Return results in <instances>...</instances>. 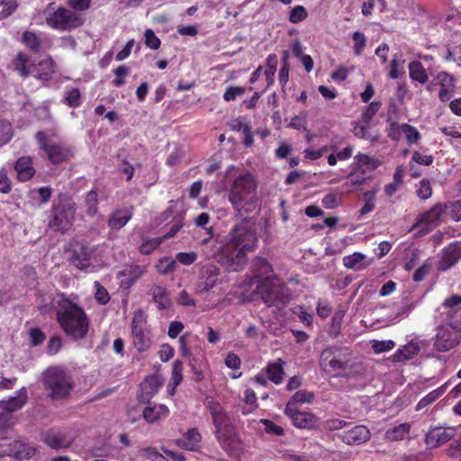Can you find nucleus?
I'll return each mask as SVG.
<instances>
[{"label": "nucleus", "instance_id": "56", "mask_svg": "<svg viewBox=\"0 0 461 461\" xmlns=\"http://www.w3.org/2000/svg\"><path fill=\"white\" fill-rule=\"evenodd\" d=\"M13 137V128L7 121L0 120V145L6 144Z\"/></svg>", "mask_w": 461, "mask_h": 461}, {"label": "nucleus", "instance_id": "5", "mask_svg": "<svg viewBox=\"0 0 461 461\" xmlns=\"http://www.w3.org/2000/svg\"><path fill=\"white\" fill-rule=\"evenodd\" d=\"M285 284L277 276H267L258 281L255 292L268 307L282 308L289 303Z\"/></svg>", "mask_w": 461, "mask_h": 461}, {"label": "nucleus", "instance_id": "36", "mask_svg": "<svg viewBox=\"0 0 461 461\" xmlns=\"http://www.w3.org/2000/svg\"><path fill=\"white\" fill-rule=\"evenodd\" d=\"M84 207L89 217H95L98 213V192L95 187L86 194Z\"/></svg>", "mask_w": 461, "mask_h": 461}, {"label": "nucleus", "instance_id": "44", "mask_svg": "<svg viewBox=\"0 0 461 461\" xmlns=\"http://www.w3.org/2000/svg\"><path fill=\"white\" fill-rule=\"evenodd\" d=\"M378 189H373L366 191L363 194L364 205L359 211L360 216H364L371 212L375 208V194Z\"/></svg>", "mask_w": 461, "mask_h": 461}, {"label": "nucleus", "instance_id": "40", "mask_svg": "<svg viewBox=\"0 0 461 461\" xmlns=\"http://www.w3.org/2000/svg\"><path fill=\"white\" fill-rule=\"evenodd\" d=\"M447 389V384H443L437 389L429 392L424 397H422L416 405V410L420 411L423 408L430 405L434 402H436L445 392Z\"/></svg>", "mask_w": 461, "mask_h": 461}, {"label": "nucleus", "instance_id": "20", "mask_svg": "<svg viewBox=\"0 0 461 461\" xmlns=\"http://www.w3.org/2000/svg\"><path fill=\"white\" fill-rule=\"evenodd\" d=\"M220 270L216 265L210 263L204 265L200 273L199 288L201 291H209L217 282Z\"/></svg>", "mask_w": 461, "mask_h": 461}, {"label": "nucleus", "instance_id": "1", "mask_svg": "<svg viewBox=\"0 0 461 461\" xmlns=\"http://www.w3.org/2000/svg\"><path fill=\"white\" fill-rule=\"evenodd\" d=\"M258 239L255 229L246 219L234 224L214 258L228 271L242 270L248 263V255L258 247Z\"/></svg>", "mask_w": 461, "mask_h": 461}, {"label": "nucleus", "instance_id": "33", "mask_svg": "<svg viewBox=\"0 0 461 461\" xmlns=\"http://www.w3.org/2000/svg\"><path fill=\"white\" fill-rule=\"evenodd\" d=\"M150 294L153 301L159 310L168 309L172 305L168 291L166 287L161 285H154L150 289Z\"/></svg>", "mask_w": 461, "mask_h": 461}, {"label": "nucleus", "instance_id": "19", "mask_svg": "<svg viewBox=\"0 0 461 461\" xmlns=\"http://www.w3.org/2000/svg\"><path fill=\"white\" fill-rule=\"evenodd\" d=\"M28 401V393L25 387L17 391V395L7 400L0 401V409L5 413L12 415L13 412L21 410Z\"/></svg>", "mask_w": 461, "mask_h": 461}, {"label": "nucleus", "instance_id": "23", "mask_svg": "<svg viewBox=\"0 0 461 461\" xmlns=\"http://www.w3.org/2000/svg\"><path fill=\"white\" fill-rule=\"evenodd\" d=\"M202 441V435L197 429H189L183 434L182 438L176 440V445L189 451H198Z\"/></svg>", "mask_w": 461, "mask_h": 461}, {"label": "nucleus", "instance_id": "49", "mask_svg": "<svg viewBox=\"0 0 461 461\" xmlns=\"http://www.w3.org/2000/svg\"><path fill=\"white\" fill-rule=\"evenodd\" d=\"M314 398V394L306 390L297 391L288 401L293 403V407H297V403L311 402Z\"/></svg>", "mask_w": 461, "mask_h": 461}, {"label": "nucleus", "instance_id": "46", "mask_svg": "<svg viewBox=\"0 0 461 461\" xmlns=\"http://www.w3.org/2000/svg\"><path fill=\"white\" fill-rule=\"evenodd\" d=\"M403 135L408 145L417 144L421 139L420 131L409 123H403Z\"/></svg>", "mask_w": 461, "mask_h": 461}, {"label": "nucleus", "instance_id": "15", "mask_svg": "<svg viewBox=\"0 0 461 461\" xmlns=\"http://www.w3.org/2000/svg\"><path fill=\"white\" fill-rule=\"evenodd\" d=\"M285 414L288 416L294 426L299 429H312L316 425V417L311 412L302 411L297 407H293L292 402H287Z\"/></svg>", "mask_w": 461, "mask_h": 461}, {"label": "nucleus", "instance_id": "29", "mask_svg": "<svg viewBox=\"0 0 461 461\" xmlns=\"http://www.w3.org/2000/svg\"><path fill=\"white\" fill-rule=\"evenodd\" d=\"M420 348L418 343L413 341L399 348L393 355V361L395 363L404 362L411 359L419 354Z\"/></svg>", "mask_w": 461, "mask_h": 461}, {"label": "nucleus", "instance_id": "34", "mask_svg": "<svg viewBox=\"0 0 461 461\" xmlns=\"http://www.w3.org/2000/svg\"><path fill=\"white\" fill-rule=\"evenodd\" d=\"M284 365L285 361L278 358L275 362L268 363L266 367V373L268 379L275 384H280L284 380Z\"/></svg>", "mask_w": 461, "mask_h": 461}, {"label": "nucleus", "instance_id": "41", "mask_svg": "<svg viewBox=\"0 0 461 461\" xmlns=\"http://www.w3.org/2000/svg\"><path fill=\"white\" fill-rule=\"evenodd\" d=\"M63 102L70 108L79 107L83 103L80 90L77 87L67 89L64 93Z\"/></svg>", "mask_w": 461, "mask_h": 461}, {"label": "nucleus", "instance_id": "21", "mask_svg": "<svg viewBox=\"0 0 461 461\" xmlns=\"http://www.w3.org/2000/svg\"><path fill=\"white\" fill-rule=\"evenodd\" d=\"M14 170L17 174L18 181L27 182L31 180L36 173L32 158L30 156L20 157L14 164Z\"/></svg>", "mask_w": 461, "mask_h": 461}, {"label": "nucleus", "instance_id": "4", "mask_svg": "<svg viewBox=\"0 0 461 461\" xmlns=\"http://www.w3.org/2000/svg\"><path fill=\"white\" fill-rule=\"evenodd\" d=\"M319 362L324 373L342 375L352 366V350L346 346H328L321 352Z\"/></svg>", "mask_w": 461, "mask_h": 461}, {"label": "nucleus", "instance_id": "31", "mask_svg": "<svg viewBox=\"0 0 461 461\" xmlns=\"http://www.w3.org/2000/svg\"><path fill=\"white\" fill-rule=\"evenodd\" d=\"M30 56L22 51L18 52L15 58L12 60V68L22 78L29 77L31 70Z\"/></svg>", "mask_w": 461, "mask_h": 461}, {"label": "nucleus", "instance_id": "45", "mask_svg": "<svg viewBox=\"0 0 461 461\" xmlns=\"http://www.w3.org/2000/svg\"><path fill=\"white\" fill-rule=\"evenodd\" d=\"M0 6H2V10L0 12L1 21L7 19L17 11L19 2L17 0H0Z\"/></svg>", "mask_w": 461, "mask_h": 461}, {"label": "nucleus", "instance_id": "43", "mask_svg": "<svg viewBox=\"0 0 461 461\" xmlns=\"http://www.w3.org/2000/svg\"><path fill=\"white\" fill-rule=\"evenodd\" d=\"M210 221V215L207 212H202L200 213L194 220V223L197 227L205 228L207 237L204 238L201 243L203 245L207 244L214 236L213 229L212 227L206 228V225L209 223Z\"/></svg>", "mask_w": 461, "mask_h": 461}, {"label": "nucleus", "instance_id": "51", "mask_svg": "<svg viewBox=\"0 0 461 461\" xmlns=\"http://www.w3.org/2000/svg\"><path fill=\"white\" fill-rule=\"evenodd\" d=\"M416 187V194L421 200H427L432 195V187L428 179H421Z\"/></svg>", "mask_w": 461, "mask_h": 461}, {"label": "nucleus", "instance_id": "28", "mask_svg": "<svg viewBox=\"0 0 461 461\" xmlns=\"http://www.w3.org/2000/svg\"><path fill=\"white\" fill-rule=\"evenodd\" d=\"M373 260H366V255L360 252H355L343 258L345 267L353 270H363L372 264Z\"/></svg>", "mask_w": 461, "mask_h": 461}, {"label": "nucleus", "instance_id": "11", "mask_svg": "<svg viewBox=\"0 0 461 461\" xmlns=\"http://www.w3.org/2000/svg\"><path fill=\"white\" fill-rule=\"evenodd\" d=\"M438 318L444 324L461 331V298L454 294L444 299L437 309Z\"/></svg>", "mask_w": 461, "mask_h": 461}, {"label": "nucleus", "instance_id": "60", "mask_svg": "<svg viewBox=\"0 0 461 461\" xmlns=\"http://www.w3.org/2000/svg\"><path fill=\"white\" fill-rule=\"evenodd\" d=\"M95 301L101 304L105 305L109 303L111 297L107 290L99 283L95 282Z\"/></svg>", "mask_w": 461, "mask_h": 461}, {"label": "nucleus", "instance_id": "35", "mask_svg": "<svg viewBox=\"0 0 461 461\" xmlns=\"http://www.w3.org/2000/svg\"><path fill=\"white\" fill-rule=\"evenodd\" d=\"M163 385L162 380L158 375H152L145 378L141 383L140 388L143 393L147 394L148 398L153 397Z\"/></svg>", "mask_w": 461, "mask_h": 461}, {"label": "nucleus", "instance_id": "57", "mask_svg": "<svg viewBox=\"0 0 461 461\" xmlns=\"http://www.w3.org/2000/svg\"><path fill=\"white\" fill-rule=\"evenodd\" d=\"M308 16V13L304 6L296 5L290 11L289 21L292 23H298L305 20Z\"/></svg>", "mask_w": 461, "mask_h": 461}, {"label": "nucleus", "instance_id": "59", "mask_svg": "<svg viewBox=\"0 0 461 461\" xmlns=\"http://www.w3.org/2000/svg\"><path fill=\"white\" fill-rule=\"evenodd\" d=\"M39 66L42 70L41 74L40 75V78L41 79H47L55 72V63L50 57L46 59L41 60L39 62Z\"/></svg>", "mask_w": 461, "mask_h": 461}, {"label": "nucleus", "instance_id": "7", "mask_svg": "<svg viewBox=\"0 0 461 461\" xmlns=\"http://www.w3.org/2000/svg\"><path fill=\"white\" fill-rule=\"evenodd\" d=\"M43 384L46 390L50 392L52 399L67 397L73 387V381L67 371L59 366L50 367L46 370L43 376Z\"/></svg>", "mask_w": 461, "mask_h": 461}, {"label": "nucleus", "instance_id": "38", "mask_svg": "<svg viewBox=\"0 0 461 461\" xmlns=\"http://www.w3.org/2000/svg\"><path fill=\"white\" fill-rule=\"evenodd\" d=\"M411 430L409 423H402L386 430L384 438L388 441H398L403 439Z\"/></svg>", "mask_w": 461, "mask_h": 461}, {"label": "nucleus", "instance_id": "63", "mask_svg": "<svg viewBox=\"0 0 461 461\" xmlns=\"http://www.w3.org/2000/svg\"><path fill=\"white\" fill-rule=\"evenodd\" d=\"M28 333L32 346H40L46 339L45 333L40 328H31Z\"/></svg>", "mask_w": 461, "mask_h": 461}, {"label": "nucleus", "instance_id": "6", "mask_svg": "<svg viewBox=\"0 0 461 461\" xmlns=\"http://www.w3.org/2000/svg\"><path fill=\"white\" fill-rule=\"evenodd\" d=\"M76 214V203L67 195H60L58 201L53 202L50 211L49 227L66 233L74 222Z\"/></svg>", "mask_w": 461, "mask_h": 461}, {"label": "nucleus", "instance_id": "42", "mask_svg": "<svg viewBox=\"0 0 461 461\" xmlns=\"http://www.w3.org/2000/svg\"><path fill=\"white\" fill-rule=\"evenodd\" d=\"M253 271L256 277L259 279L263 278V276H267L273 272L272 265L264 258L257 257L253 263Z\"/></svg>", "mask_w": 461, "mask_h": 461}, {"label": "nucleus", "instance_id": "25", "mask_svg": "<svg viewBox=\"0 0 461 461\" xmlns=\"http://www.w3.org/2000/svg\"><path fill=\"white\" fill-rule=\"evenodd\" d=\"M133 207H124L115 210L107 221L108 227L112 230H120L132 218Z\"/></svg>", "mask_w": 461, "mask_h": 461}, {"label": "nucleus", "instance_id": "9", "mask_svg": "<svg viewBox=\"0 0 461 461\" xmlns=\"http://www.w3.org/2000/svg\"><path fill=\"white\" fill-rule=\"evenodd\" d=\"M45 22L51 29L68 32L82 26L85 23V18L82 14L72 9L59 6L53 11L49 9Z\"/></svg>", "mask_w": 461, "mask_h": 461}, {"label": "nucleus", "instance_id": "32", "mask_svg": "<svg viewBox=\"0 0 461 461\" xmlns=\"http://www.w3.org/2000/svg\"><path fill=\"white\" fill-rule=\"evenodd\" d=\"M13 453L12 456L16 460L30 459L37 453V449L26 443L14 440L12 441Z\"/></svg>", "mask_w": 461, "mask_h": 461}, {"label": "nucleus", "instance_id": "22", "mask_svg": "<svg viewBox=\"0 0 461 461\" xmlns=\"http://www.w3.org/2000/svg\"><path fill=\"white\" fill-rule=\"evenodd\" d=\"M382 165V161L379 158L371 157L367 154L358 152L354 157V162L352 166L361 171L362 175H366L378 168Z\"/></svg>", "mask_w": 461, "mask_h": 461}, {"label": "nucleus", "instance_id": "47", "mask_svg": "<svg viewBox=\"0 0 461 461\" xmlns=\"http://www.w3.org/2000/svg\"><path fill=\"white\" fill-rule=\"evenodd\" d=\"M183 363L179 359H176L172 364V375L170 379V384H173V388L180 384V383L183 380ZM174 389L170 392V393H173Z\"/></svg>", "mask_w": 461, "mask_h": 461}, {"label": "nucleus", "instance_id": "54", "mask_svg": "<svg viewBox=\"0 0 461 461\" xmlns=\"http://www.w3.org/2000/svg\"><path fill=\"white\" fill-rule=\"evenodd\" d=\"M352 39L354 41V54L359 56L366 46V37L363 32L357 31L352 34Z\"/></svg>", "mask_w": 461, "mask_h": 461}, {"label": "nucleus", "instance_id": "13", "mask_svg": "<svg viewBox=\"0 0 461 461\" xmlns=\"http://www.w3.org/2000/svg\"><path fill=\"white\" fill-rule=\"evenodd\" d=\"M215 438L229 456H238L243 448L242 440L233 424L224 429L215 431Z\"/></svg>", "mask_w": 461, "mask_h": 461}, {"label": "nucleus", "instance_id": "3", "mask_svg": "<svg viewBox=\"0 0 461 461\" xmlns=\"http://www.w3.org/2000/svg\"><path fill=\"white\" fill-rule=\"evenodd\" d=\"M258 184L249 172L238 176L230 185L228 200L240 216L251 213L258 206Z\"/></svg>", "mask_w": 461, "mask_h": 461}, {"label": "nucleus", "instance_id": "39", "mask_svg": "<svg viewBox=\"0 0 461 461\" xmlns=\"http://www.w3.org/2000/svg\"><path fill=\"white\" fill-rule=\"evenodd\" d=\"M409 74H410V77L412 80L417 81L420 84H425L429 79L428 73H427L426 69L424 68L421 62H420L418 60L410 62Z\"/></svg>", "mask_w": 461, "mask_h": 461}, {"label": "nucleus", "instance_id": "50", "mask_svg": "<svg viewBox=\"0 0 461 461\" xmlns=\"http://www.w3.org/2000/svg\"><path fill=\"white\" fill-rule=\"evenodd\" d=\"M163 241L164 240L161 237L150 240H144L140 247V252L143 255H149L157 248H158Z\"/></svg>", "mask_w": 461, "mask_h": 461}, {"label": "nucleus", "instance_id": "18", "mask_svg": "<svg viewBox=\"0 0 461 461\" xmlns=\"http://www.w3.org/2000/svg\"><path fill=\"white\" fill-rule=\"evenodd\" d=\"M339 437L347 445L357 446L368 441L371 438V433L367 427L357 425L344 431Z\"/></svg>", "mask_w": 461, "mask_h": 461}, {"label": "nucleus", "instance_id": "14", "mask_svg": "<svg viewBox=\"0 0 461 461\" xmlns=\"http://www.w3.org/2000/svg\"><path fill=\"white\" fill-rule=\"evenodd\" d=\"M460 341L461 331L442 322L435 336L433 348L438 352H447L457 346Z\"/></svg>", "mask_w": 461, "mask_h": 461}, {"label": "nucleus", "instance_id": "61", "mask_svg": "<svg viewBox=\"0 0 461 461\" xmlns=\"http://www.w3.org/2000/svg\"><path fill=\"white\" fill-rule=\"evenodd\" d=\"M13 188V182L7 175L5 167L0 168V193L9 194Z\"/></svg>", "mask_w": 461, "mask_h": 461}, {"label": "nucleus", "instance_id": "30", "mask_svg": "<svg viewBox=\"0 0 461 461\" xmlns=\"http://www.w3.org/2000/svg\"><path fill=\"white\" fill-rule=\"evenodd\" d=\"M210 412L212 418V423L215 427V431H220L228 426L232 425L228 414L223 411L220 404L216 403L210 406Z\"/></svg>", "mask_w": 461, "mask_h": 461}, {"label": "nucleus", "instance_id": "16", "mask_svg": "<svg viewBox=\"0 0 461 461\" xmlns=\"http://www.w3.org/2000/svg\"><path fill=\"white\" fill-rule=\"evenodd\" d=\"M461 258V242H451L442 251L438 269L445 272L454 267Z\"/></svg>", "mask_w": 461, "mask_h": 461}, {"label": "nucleus", "instance_id": "24", "mask_svg": "<svg viewBox=\"0 0 461 461\" xmlns=\"http://www.w3.org/2000/svg\"><path fill=\"white\" fill-rule=\"evenodd\" d=\"M142 418L149 424H155L168 417L169 410L164 404H153L146 406L142 410Z\"/></svg>", "mask_w": 461, "mask_h": 461}, {"label": "nucleus", "instance_id": "26", "mask_svg": "<svg viewBox=\"0 0 461 461\" xmlns=\"http://www.w3.org/2000/svg\"><path fill=\"white\" fill-rule=\"evenodd\" d=\"M453 438V431L443 428H433L426 434V443L433 447L440 446Z\"/></svg>", "mask_w": 461, "mask_h": 461}, {"label": "nucleus", "instance_id": "64", "mask_svg": "<svg viewBox=\"0 0 461 461\" xmlns=\"http://www.w3.org/2000/svg\"><path fill=\"white\" fill-rule=\"evenodd\" d=\"M62 346V339L60 336L56 335L52 336L50 340L48 341L47 347H46V352L50 356L56 355Z\"/></svg>", "mask_w": 461, "mask_h": 461}, {"label": "nucleus", "instance_id": "55", "mask_svg": "<svg viewBox=\"0 0 461 461\" xmlns=\"http://www.w3.org/2000/svg\"><path fill=\"white\" fill-rule=\"evenodd\" d=\"M395 347V342L392 339L388 340H373L372 349L376 354H381L392 350Z\"/></svg>", "mask_w": 461, "mask_h": 461}, {"label": "nucleus", "instance_id": "48", "mask_svg": "<svg viewBox=\"0 0 461 461\" xmlns=\"http://www.w3.org/2000/svg\"><path fill=\"white\" fill-rule=\"evenodd\" d=\"M382 104L378 101L370 103L361 114V121L363 123L369 124L373 117L381 108Z\"/></svg>", "mask_w": 461, "mask_h": 461}, {"label": "nucleus", "instance_id": "17", "mask_svg": "<svg viewBox=\"0 0 461 461\" xmlns=\"http://www.w3.org/2000/svg\"><path fill=\"white\" fill-rule=\"evenodd\" d=\"M447 206L442 203H436L429 210L426 211L418 218L415 226H424L426 231L434 229L439 223V219L444 213Z\"/></svg>", "mask_w": 461, "mask_h": 461}, {"label": "nucleus", "instance_id": "27", "mask_svg": "<svg viewBox=\"0 0 461 461\" xmlns=\"http://www.w3.org/2000/svg\"><path fill=\"white\" fill-rule=\"evenodd\" d=\"M43 441L53 449L66 448L71 444L62 431L50 430L43 436Z\"/></svg>", "mask_w": 461, "mask_h": 461}, {"label": "nucleus", "instance_id": "8", "mask_svg": "<svg viewBox=\"0 0 461 461\" xmlns=\"http://www.w3.org/2000/svg\"><path fill=\"white\" fill-rule=\"evenodd\" d=\"M131 338L132 346L139 353L149 351L153 345L151 329L147 324L144 311L140 309L133 313L131 322Z\"/></svg>", "mask_w": 461, "mask_h": 461}, {"label": "nucleus", "instance_id": "53", "mask_svg": "<svg viewBox=\"0 0 461 461\" xmlns=\"http://www.w3.org/2000/svg\"><path fill=\"white\" fill-rule=\"evenodd\" d=\"M329 149H330L332 151H335L336 150V147L335 146H330L329 148L328 146H323V147H321L319 149H305L303 150L304 159H306V160H317V159L321 158L324 155V153L327 150H329Z\"/></svg>", "mask_w": 461, "mask_h": 461}, {"label": "nucleus", "instance_id": "58", "mask_svg": "<svg viewBox=\"0 0 461 461\" xmlns=\"http://www.w3.org/2000/svg\"><path fill=\"white\" fill-rule=\"evenodd\" d=\"M348 177L350 180V185L354 186L364 185L367 180L371 179L370 176H366V175H362L361 171H359L353 166Z\"/></svg>", "mask_w": 461, "mask_h": 461}, {"label": "nucleus", "instance_id": "2", "mask_svg": "<svg viewBox=\"0 0 461 461\" xmlns=\"http://www.w3.org/2000/svg\"><path fill=\"white\" fill-rule=\"evenodd\" d=\"M44 302L45 299H42L39 311L46 314L54 310L57 322L67 337L76 341L86 338L89 330V319L80 305L71 301L65 293L53 295L50 305Z\"/></svg>", "mask_w": 461, "mask_h": 461}, {"label": "nucleus", "instance_id": "62", "mask_svg": "<svg viewBox=\"0 0 461 461\" xmlns=\"http://www.w3.org/2000/svg\"><path fill=\"white\" fill-rule=\"evenodd\" d=\"M260 423L264 424L265 431L268 434H273L276 436H283L285 434L284 429L276 425L274 421L268 419H261L259 420Z\"/></svg>", "mask_w": 461, "mask_h": 461}, {"label": "nucleus", "instance_id": "37", "mask_svg": "<svg viewBox=\"0 0 461 461\" xmlns=\"http://www.w3.org/2000/svg\"><path fill=\"white\" fill-rule=\"evenodd\" d=\"M22 42L32 53H39L41 50V41L35 32L24 31L22 34Z\"/></svg>", "mask_w": 461, "mask_h": 461}, {"label": "nucleus", "instance_id": "10", "mask_svg": "<svg viewBox=\"0 0 461 461\" xmlns=\"http://www.w3.org/2000/svg\"><path fill=\"white\" fill-rule=\"evenodd\" d=\"M35 140L52 165H59L66 162L72 156V152L68 147L61 143L50 142L47 133L43 131L36 132Z\"/></svg>", "mask_w": 461, "mask_h": 461}, {"label": "nucleus", "instance_id": "12", "mask_svg": "<svg viewBox=\"0 0 461 461\" xmlns=\"http://www.w3.org/2000/svg\"><path fill=\"white\" fill-rule=\"evenodd\" d=\"M66 253L69 263L77 268L84 270L91 266L93 249L86 242L70 240Z\"/></svg>", "mask_w": 461, "mask_h": 461}, {"label": "nucleus", "instance_id": "52", "mask_svg": "<svg viewBox=\"0 0 461 461\" xmlns=\"http://www.w3.org/2000/svg\"><path fill=\"white\" fill-rule=\"evenodd\" d=\"M388 122V137L394 141H399L403 135V123L400 124L396 122Z\"/></svg>", "mask_w": 461, "mask_h": 461}]
</instances>
